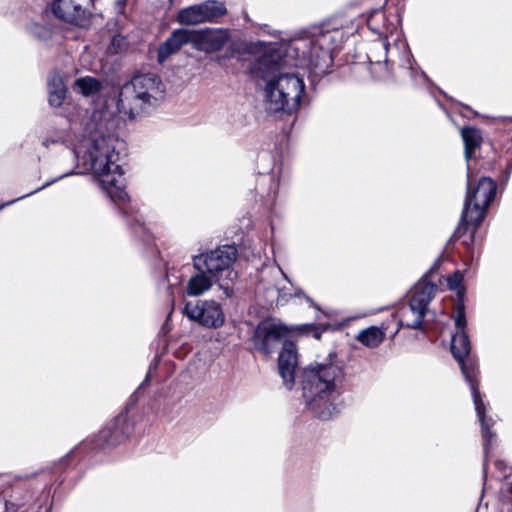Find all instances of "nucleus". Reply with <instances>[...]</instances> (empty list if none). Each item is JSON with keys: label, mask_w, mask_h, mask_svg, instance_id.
Here are the masks:
<instances>
[{"label": "nucleus", "mask_w": 512, "mask_h": 512, "mask_svg": "<svg viewBox=\"0 0 512 512\" xmlns=\"http://www.w3.org/2000/svg\"><path fill=\"white\" fill-rule=\"evenodd\" d=\"M288 328L274 320L261 321L255 328L253 344L256 350L265 355L271 354L288 334Z\"/></svg>", "instance_id": "obj_12"}, {"label": "nucleus", "mask_w": 512, "mask_h": 512, "mask_svg": "<svg viewBox=\"0 0 512 512\" xmlns=\"http://www.w3.org/2000/svg\"><path fill=\"white\" fill-rule=\"evenodd\" d=\"M206 22H213L227 14V8L223 2L207 0L201 3Z\"/></svg>", "instance_id": "obj_21"}, {"label": "nucleus", "mask_w": 512, "mask_h": 512, "mask_svg": "<svg viewBox=\"0 0 512 512\" xmlns=\"http://www.w3.org/2000/svg\"><path fill=\"white\" fill-rule=\"evenodd\" d=\"M321 331L316 327L314 328V331H313V336L316 338V339H320L321 337Z\"/></svg>", "instance_id": "obj_31"}, {"label": "nucleus", "mask_w": 512, "mask_h": 512, "mask_svg": "<svg viewBox=\"0 0 512 512\" xmlns=\"http://www.w3.org/2000/svg\"><path fill=\"white\" fill-rule=\"evenodd\" d=\"M72 174H74V172H73V171H71V172H67V173H64V174L60 175L59 177L53 178V179H51V180H49V181L45 182L41 187H39V188L35 189L34 191H31L30 193H28V194H26V195H24V196H21V197H19V198H17V199H16V201H17V200H20V199H23V198H25V197H27V196L33 195V194H35V193H37V192H39V191H41V190H43V189H45V188H47V187L51 186L52 184L56 183L57 181H59V180H61V179L65 178V177H67V176H69V175H72ZM14 202H15V200L11 201L10 203H14Z\"/></svg>", "instance_id": "obj_24"}, {"label": "nucleus", "mask_w": 512, "mask_h": 512, "mask_svg": "<svg viewBox=\"0 0 512 512\" xmlns=\"http://www.w3.org/2000/svg\"><path fill=\"white\" fill-rule=\"evenodd\" d=\"M297 365L298 354L296 345L292 341L285 340L278 357V368L279 374L288 389H291L295 383Z\"/></svg>", "instance_id": "obj_14"}, {"label": "nucleus", "mask_w": 512, "mask_h": 512, "mask_svg": "<svg viewBox=\"0 0 512 512\" xmlns=\"http://www.w3.org/2000/svg\"><path fill=\"white\" fill-rule=\"evenodd\" d=\"M148 379H149V375L146 376L145 380L140 384L138 389H141L144 385H146V383L148 382Z\"/></svg>", "instance_id": "obj_32"}, {"label": "nucleus", "mask_w": 512, "mask_h": 512, "mask_svg": "<svg viewBox=\"0 0 512 512\" xmlns=\"http://www.w3.org/2000/svg\"><path fill=\"white\" fill-rule=\"evenodd\" d=\"M47 88L49 104L52 107H60L67 93L62 77L56 72L51 73L48 77Z\"/></svg>", "instance_id": "obj_16"}, {"label": "nucleus", "mask_w": 512, "mask_h": 512, "mask_svg": "<svg viewBox=\"0 0 512 512\" xmlns=\"http://www.w3.org/2000/svg\"><path fill=\"white\" fill-rule=\"evenodd\" d=\"M384 336L385 334L380 328L371 326L361 330L357 334L356 340L368 348H376L383 342Z\"/></svg>", "instance_id": "obj_19"}, {"label": "nucleus", "mask_w": 512, "mask_h": 512, "mask_svg": "<svg viewBox=\"0 0 512 512\" xmlns=\"http://www.w3.org/2000/svg\"><path fill=\"white\" fill-rule=\"evenodd\" d=\"M192 321L206 328H219L225 322V315L219 303L214 300L188 301L183 310Z\"/></svg>", "instance_id": "obj_11"}, {"label": "nucleus", "mask_w": 512, "mask_h": 512, "mask_svg": "<svg viewBox=\"0 0 512 512\" xmlns=\"http://www.w3.org/2000/svg\"><path fill=\"white\" fill-rule=\"evenodd\" d=\"M137 391L134 392L130 398H129V402L127 403V405L125 406L124 410L122 412H126V416L128 417V412L130 410V407L131 406H134L136 404V402L138 401V396H137Z\"/></svg>", "instance_id": "obj_27"}, {"label": "nucleus", "mask_w": 512, "mask_h": 512, "mask_svg": "<svg viewBox=\"0 0 512 512\" xmlns=\"http://www.w3.org/2000/svg\"><path fill=\"white\" fill-rule=\"evenodd\" d=\"M458 303L456 304L455 308V327L457 329L456 332L465 331L467 326V320H466V314H465V304L463 300V294L458 293Z\"/></svg>", "instance_id": "obj_23"}, {"label": "nucleus", "mask_w": 512, "mask_h": 512, "mask_svg": "<svg viewBox=\"0 0 512 512\" xmlns=\"http://www.w3.org/2000/svg\"><path fill=\"white\" fill-rule=\"evenodd\" d=\"M133 431V425L126 416L120 412L97 435L94 448L105 449L115 447L128 438Z\"/></svg>", "instance_id": "obj_13"}, {"label": "nucleus", "mask_w": 512, "mask_h": 512, "mask_svg": "<svg viewBox=\"0 0 512 512\" xmlns=\"http://www.w3.org/2000/svg\"><path fill=\"white\" fill-rule=\"evenodd\" d=\"M213 281H215V277L209 275L207 271L203 269L202 271H197V273L189 279L186 286V293L189 296H199L212 287Z\"/></svg>", "instance_id": "obj_17"}, {"label": "nucleus", "mask_w": 512, "mask_h": 512, "mask_svg": "<svg viewBox=\"0 0 512 512\" xmlns=\"http://www.w3.org/2000/svg\"><path fill=\"white\" fill-rule=\"evenodd\" d=\"M438 264L435 263L416 283L407 309L402 311V323L407 328L424 331V317L428 312V305L433 299L438 287L431 282Z\"/></svg>", "instance_id": "obj_9"}, {"label": "nucleus", "mask_w": 512, "mask_h": 512, "mask_svg": "<svg viewBox=\"0 0 512 512\" xmlns=\"http://www.w3.org/2000/svg\"><path fill=\"white\" fill-rule=\"evenodd\" d=\"M177 21L187 26L205 23L202 4L199 3L181 9L177 14Z\"/></svg>", "instance_id": "obj_18"}, {"label": "nucleus", "mask_w": 512, "mask_h": 512, "mask_svg": "<svg viewBox=\"0 0 512 512\" xmlns=\"http://www.w3.org/2000/svg\"><path fill=\"white\" fill-rule=\"evenodd\" d=\"M266 178L270 181V187L267 193V197L274 200L278 193L279 181L275 179V173H273L272 175L264 176L262 180L265 181Z\"/></svg>", "instance_id": "obj_25"}, {"label": "nucleus", "mask_w": 512, "mask_h": 512, "mask_svg": "<svg viewBox=\"0 0 512 512\" xmlns=\"http://www.w3.org/2000/svg\"><path fill=\"white\" fill-rule=\"evenodd\" d=\"M473 172L468 166L467 170V193L464 201V207L460 223L454 232L456 238H460L469 225L474 226L470 236V242H473L475 230L481 224L485 217L486 209L494 200L497 191L496 182L490 177H481L475 187L472 186Z\"/></svg>", "instance_id": "obj_8"}, {"label": "nucleus", "mask_w": 512, "mask_h": 512, "mask_svg": "<svg viewBox=\"0 0 512 512\" xmlns=\"http://www.w3.org/2000/svg\"><path fill=\"white\" fill-rule=\"evenodd\" d=\"M460 133L464 142V155L467 167H471V160L473 159L474 153L481 147L483 141L482 132L474 126H467L461 128Z\"/></svg>", "instance_id": "obj_15"}, {"label": "nucleus", "mask_w": 512, "mask_h": 512, "mask_svg": "<svg viewBox=\"0 0 512 512\" xmlns=\"http://www.w3.org/2000/svg\"><path fill=\"white\" fill-rule=\"evenodd\" d=\"M27 29L30 35L44 43L50 41L54 35V29L51 25L32 23L28 26Z\"/></svg>", "instance_id": "obj_22"}, {"label": "nucleus", "mask_w": 512, "mask_h": 512, "mask_svg": "<svg viewBox=\"0 0 512 512\" xmlns=\"http://www.w3.org/2000/svg\"><path fill=\"white\" fill-rule=\"evenodd\" d=\"M471 350L470 340L466 331L456 332L452 336L451 353L458 361L465 380L470 385V390L475 406V411L481 425L484 453L487 454L489 446L492 443L495 434L490 430L493 424L492 419H488L485 414V404L479 391L477 376L479 373L478 365L471 359H465L469 356Z\"/></svg>", "instance_id": "obj_5"}, {"label": "nucleus", "mask_w": 512, "mask_h": 512, "mask_svg": "<svg viewBox=\"0 0 512 512\" xmlns=\"http://www.w3.org/2000/svg\"><path fill=\"white\" fill-rule=\"evenodd\" d=\"M401 22V15L397 9L393 12L384 9L373 10L367 18V27L375 35L378 36L379 40L373 44L372 52L375 50H381L384 53L383 59L373 54L368 55L370 63L381 64L384 62L388 64V54L390 52V46L393 44L396 50L401 48L405 52L406 61L404 67L412 71V55L407 52V45L401 40V33L399 31V25Z\"/></svg>", "instance_id": "obj_6"}, {"label": "nucleus", "mask_w": 512, "mask_h": 512, "mask_svg": "<svg viewBox=\"0 0 512 512\" xmlns=\"http://www.w3.org/2000/svg\"><path fill=\"white\" fill-rule=\"evenodd\" d=\"M462 281L463 274L460 271H455L452 275L447 277V284L450 290L458 289Z\"/></svg>", "instance_id": "obj_26"}, {"label": "nucleus", "mask_w": 512, "mask_h": 512, "mask_svg": "<svg viewBox=\"0 0 512 512\" xmlns=\"http://www.w3.org/2000/svg\"><path fill=\"white\" fill-rule=\"evenodd\" d=\"M267 290H268V291L275 290V291L279 292V289H278L276 286H274V285H273V286H269V287L267 288Z\"/></svg>", "instance_id": "obj_34"}, {"label": "nucleus", "mask_w": 512, "mask_h": 512, "mask_svg": "<svg viewBox=\"0 0 512 512\" xmlns=\"http://www.w3.org/2000/svg\"><path fill=\"white\" fill-rule=\"evenodd\" d=\"M20 508L19 505L11 502V501H6L5 503V511L6 512H17V510Z\"/></svg>", "instance_id": "obj_28"}, {"label": "nucleus", "mask_w": 512, "mask_h": 512, "mask_svg": "<svg viewBox=\"0 0 512 512\" xmlns=\"http://www.w3.org/2000/svg\"><path fill=\"white\" fill-rule=\"evenodd\" d=\"M74 90L83 96H91L101 91L102 83L91 76L80 77L74 82Z\"/></svg>", "instance_id": "obj_20"}, {"label": "nucleus", "mask_w": 512, "mask_h": 512, "mask_svg": "<svg viewBox=\"0 0 512 512\" xmlns=\"http://www.w3.org/2000/svg\"><path fill=\"white\" fill-rule=\"evenodd\" d=\"M279 271L280 273L283 275L284 279L288 282H290V279L288 278V276L279 268Z\"/></svg>", "instance_id": "obj_33"}, {"label": "nucleus", "mask_w": 512, "mask_h": 512, "mask_svg": "<svg viewBox=\"0 0 512 512\" xmlns=\"http://www.w3.org/2000/svg\"><path fill=\"white\" fill-rule=\"evenodd\" d=\"M511 173H512V161L508 164V167H507V170H506V175H505L503 181L507 182L509 177H510V175H511Z\"/></svg>", "instance_id": "obj_29"}, {"label": "nucleus", "mask_w": 512, "mask_h": 512, "mask_svg": "<svg viewBox=\"0 0 512 512\" xmlns=\"http://www.w3.org/2000/svg\"><path fill=\"white\" fill-rule=\"evenodd\" d=\"M229 39V30L224 28H178L173 30L170 36L159 45L157 59L159 63H163L187 44H191L197 51L217 52L227 44Z\"/></svg>", "instance_id": "obj_7"}, {"label": "nucleus", "mask_w": 512, "mask_h": 512, "mask_svg": "<svg viewBox=\"0 0 512 512\" xmlns=\"http://www.w3.org/2000/svg\"><path fill=\"white\" fill-rule=\"evenodd\" d=\"M345 39L342 28L325 23L276 43L262 54L254 62L252 74L265 83L264 106L267 113H297L306 87L300 76L286 71V68L300 67L315 74H325L333 65L334 51Z\"/></svg>", "instance_id": "obj_1"}, {"label": "nucleus", "mask_w": 512, "mask_h": 512, "mask_svg": "<svg viewBox=\"0 0 512 512\" xmlns=\"http://www.w3.org/2000/svg\"><path fill=\"white\" fill-rule=\"evenodd\" d=\"M345 363L331 352L324 362L305 368L302 376L303 397L315 417L328 420L336 414L333 402L345 380Z\"/></svg>", "instance_id": "obj_3"}, {"label": "nucleus", "mask_w": 512, "mask_h": 512, "mask_svg": "<svg viewBox=\"0 0 512 512\" xmlns=\"http://www.w3.org/2000/svg\"><path fill=\"white\" fill-rule=\"evenodd\" d=\"M89 135L84 137L72 153L78 165L91 170L101 188L115 203L125 218L132 233L147 247L153 244V236L145 227L142 216L133 207L125 191V178L120 160V150L124 143L109 129V122H92Z\"/></svg>", "instance_id": "obj_2"}, {"label": "nucleus", "mask_w": 512, "mask_h": 512, "mask_svg": "<svg viewBox=\"0 0 512 512\" xmlns=\"http://www.w3.org/2000/svg\"><path fill=\"white\" fill-rule=\"evenodd\" d=\"M45 512H50V509H47Z\"/></svg>", "instance_id": "obj_35"}, {"label": "nucleus", "mask_w": 512, "mask_h": 512, "mask_svg": "<svg viewBox=\"0 0 512 512\" xmlns=\"http://www.w3.org/2000/svg\"><path fill=\"white\" fill-rule=\"evenodd\" d=\"M237 254L235 245H221L209 252L193 256V267L196 271H207L215 277V281H219L225 273H230Z\"/></svg>", "instance_id": "obj_10"}, {"label": "nucleus", "mask_w": 512, "mask_h": 512, "mask_svg": "<svg viewBox=\"0 0 512 512\" xmlns=\"http://www.w3.org/2000/svg\"><path fill=\"white\" fill-rule=\"evenodd\" d=\"M166 87L154 73L137 74L120 89L117 107L130 119L149 114L163 101Z\"/></svg>", "instance_id": "obj_4"}, {"label": "nucleus", "mask_w": 512, "mask_h": 512, "mask_svg": "<svg viewBox=\"0 0 512 512\" xmlns=\"http://www.w3.org/2000/svg\"><path fill=\"white\" fill-rule=\"evenodd\" d=\"M295 297H305L308 301H311V299L305 295L304 291L302 289H297L294 294Z\"/></svg>", "instance_id": "obj_30"}]
</instances>
